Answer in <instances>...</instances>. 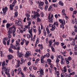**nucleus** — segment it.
Masks as SVG:
<instances>
[{
	"instance_id": "393cba45",
	"label": "nucleus",
	"mask_w": 77,
	"mask_h": 77,
	"mask_svg": "<svg viewBox=\"0 0 77 77\" xmlns=\"http://www.w3.org/2000/svg\"><path fill=\"white\" fill-rule=\"evenodd\" d=\"M17 3V1L16 0H14V2L12 3V6L13 7H14L15 6V4Z\"/></svg>"
},
{
	"instance_id": "7ed1b4c3",
	"label": "nucleus",
	"mask_w": 77,
	"mask_h": 77,
	"mask_svg": "<svg viewBox=\"0 0 77 77\" xmlns=\"http://www.w3.org/2000/svg\"><path fill=\"white\" fill-rule=\"evenodd\" d=\"M49 26L50 27H52V28L50 30L51 31H54L55 30V29L56 28V26L54 25H52V24H49Z\"/></svg>"
},
{
	"instance_id": "3c124183",
	"label": "nucleus",
	"mask_w": 77,
	"mask_h": 77,
	"mask_svg": "<svg viewBox=\"0 0 77 77\" xmlns=\"http://www.w3.org/2000/svg\"><path fill=\"white\" fill-rule=\"evenodd\" d=\"M67 59H68L67 60H72V58H71V57H68Z\"/></svg>"
},
{
	"instance_id": "a18cd8bd",
	"label": "nucleus",
	"mask_w": 77,
	"mask_h": 77,
	"mask_svg": "<svg viewBox=\"0 0 77 77\" xmlns=\"http://www.w3.org/2000/svg\"><path fill=\"white\" fill-rule=\"evenodd\" d=\"M54 45H59V42H55L54 43Z\"/></svg>"
},
{
	"instance_id": "f257e3e1",
	"label": "nucleus",
	"mask_w": 77,
	"mask_h": 77,
	"mask_svg": "<svg viewBox=\"0 0 77 77\" xmlns=\"http://www.w3.org/2000/svg\"><path fill=\"white\" fill-rule=\"evenodd\" d=\"M17 56H18V57H20L21 59V61L22 63H20V64H23V56H24V54L22 53V52H20L19 51H17Z\"/></svg>"
},
{
	"instance_id": "473e14b6",
	"label": "nucleus",
	"mask_w": 77,
	"mask_h": 77,
	"mask_svg": "<svg viewBox=\"0 0 77 77\" xmlns=\"http://www.w3.org/2000/svg\"><path fill=\"white\" fill-rule=\"evenodd\" d=\"M14 17H17L18 16V11H16L14 14Z\"/></svg>"
},
{
	"instance_id": "72a5a7b5",
	"label": "nucleus",
	"mask_w": 77,
	"mask_h": 77,
	"mask_svg": "<svg viewBox=\"0 0 77 77\" xmlns=\"http://www.w3.org/2000/svg\"><path fill=\"white\" fill-rule=\"evenodd\" d=\"M59 4L60 5V6H63V2H62L61 1H60L59 2Z\"/></svg>"
},
{
	"instance_id": "cd10ccee",
	"label": "nucleus",
	"mask_w": 77,
	"mask_h": 77,
	"mask_svg": "<svg viewBox=\"0 0 77 77\" xmlns=\"http://www.w3.org/2000/svg\"><path fill=\"white\" fill-rule=\"evenodd\" d=\"M41 19L39 18V17H37V22L39 23V22H41Z\"/></svg>"
},
{
	"instance_id": "423d86ee",
	"label": "nucleus",
	"mask_w": 77,
	"mask_h": 77,
	"mask_svg": "<svg viewBox=\"0 0 77 77\" xmlns=\"http://www.w3.org/2000/svg\"><path fill=\"white\" fill-rule=\"evenodd\" d=\"M39 71L40 72V73H38V75H44V69H41L40 68V69H39Z\"/></svg>"
},
{
	"instance_id": "b1692460",
	"label": "nucleus",
	"mask_w": 77,
	"mask_h": 77,
	"mask_svg": "<svg viewBox=\"0 0 77 77\" xmlns=\"http://www.w3.org/2000/svg\"><path fill=\"white\" fill-rule=\"evenodd\" d=\"M9 6L10 10H11V11H13V10H14V8H14V7H13V6H12V5L11 4Z\"/></svg>"
},
{
	"instance_id": "1a4fd4ad",
	"label": "nucleus",
	"mask_w": 77,
	"mask_h": 77,
	"mask_svg": "<svg viewBox=\"0 0 77 77\" xmlns=\"http://www.w3.org/2000/svg\"><path fill=\"white\" fill-rule=\"evenodd\" d=\"M48 18L49 19V22L50 23H52L53 22V19L50 18V15H49Z\"/></svg>"
},
{
	"instance_id": "9d476101",
	"label": "nucleus",
	"mask_w": 77,
	"mask_h": 77,
	"mask_svg": "<svg viewBox=\"0 0 77 77\" xmlns=\"http://www.w3.org/2000/svg\"><path fill=\"white\" fill-rule=\"evenodd\" d=\"M20 39H18L17 40L16 42V46H18V45H20Z\"/></svg>"
},
{
	"instance_id": "4be33fe9",
	"label": "nucleus",
	"mask_w": 77,
	"mask_h": 77,
	"mask_svg": "<svg viewBox=\"0 0 77 77\" xmlns=\"http://www.w3.org/2000/svg\"><path fill=\"white\" fill-rule=\"evenodd\" d=\"M6 41L7 45H9V43H10V41H11V39H10V38H8L7 39Z\"/></svg>"
},
{
	"instance_id": "a19ab883",
	"label": "nucleus",
	"mask_w": 77,
	"mask_h": 77,
	"mask_svg": "<svg viewBox=\"0 0 77 77\" xmlns=\"http://www.w3.org/2000/svg\"><path fill=\"white\" fill-rule=\"evenodd\" d=\"M8 51L10 52V53H12L14 52L13 50H12L11 48H9Z\"/></svg>"
},
{
	"instance_id": "6ab92c4d",
	"label": "nucleus",
	"mask_w": 77,
	"mask_h": 77,
	"mask_svg": "<svg viewBox=\"0 0 77 77\" xmlns=\"http://www.w3.org/2000/svg\"><path fill=\"white\" fill-rule=\"evenodd\" d=\"M5 73L7 75H8V77H11V76L10 75V73H9V71H6L5 72Z\"/></svg>"
},
{
	"instance_id": "e433bc0d",
	"label": "nucleus",
	"mask_w": 77,
	"mask_h": 77,
	"mask_svg": "<svg viewBox=\"0 0 77 77\" xmlns=\"http://www.w3.org/2000/svg\"><path fill=\"white\" fill-rule=\"evenodd\" d=\"M60 63L61 65H64L65 64V61L63 60H61L60 61Z\"/></svg>"
},
{
	"instance_id": "20e7f679",
	"label": "nucleus",
	"mask_w": 77,
	"mask_h": 77,
	"mask_svg": "<svg viewBox=\"0 0 77 77\" xmlns=\"http://www.w3.org/2000/svg\"><path fill=\"white\" fill-rule=\"evenodd\" d=\"M54 69L55 70V71L54 72L55 74V75H57V76H59V72L58 71H57V69L56 68V67H54Z\"/></svg>"
},
{
	"instance_id": "58836bf2",
	"label": "nucleus",
	"mask_w": 77,
	"mask_h": 77,
	"mask_svg": "<svg viewBox=\"0 0 77 77\" xmlns=\"http://www.w3.org/2000/svg\"><path fill=\"white\" fill-rule=\"evenodd\" d=\"M51 9H52V6L51 5L48 9V11H50Z\"/></svg>"
},
{
	"instance_id": "79ce46f5",
	"label": "nucleus",
	"mask_w": 77,
	"mask_h": 77,
	"mask_svg": "<svg viewBox=\"0 0 77 77\" xmlns=\"http://www.w3.org/2000/svg\"><path fill=\"white\" fill-rule=\"evenodd\" d=\"M20 74L21 75V77H25L24 73L22 72H20Z\"/></svg>"
},
{
	"instance_id": "f03ea898",
	"label": "nucleus",
	"mask_w": 77,
	"mask_h": 77,
	"mask_svg": "<svg viewBox=\"0 0 77 77\" xmlns=\"http://www.w3.org/2000/svg\"><path fill=\"white\" fill-rule=\"evenodd\" d=\"M33 14L34 15L32 16L33 18H36L37 17L38 18V17H40V14H39V13L38 12L34 11Z\"/></svg>"
},
{
	"instance_id": "13d9d810",
	"label": "nucleus",
	"mask_w": 77,
	"mask_h": 77,
	"mask_svg": "<svg viewBox=\"0 0 77 77\" xmlns=\"http://www.w3.org/2000/svg\"><path fill=\"white\" fill-rule=\"evenodd\" d=\"M29 76L30 77H35V76L33 74L32 75V73L30 74Z\"/></svg>"
},
{
	"instance_id": "de8ad7c7",
	"label": "nucleus",
	"mask_w": 77,
	"mask_h": 77,
	"mask_svg": "<svg viewBox=\"0 0 77 77\" xmlns=\"http://www.w3.org/2000/svg\"><path fill=\"white\" fill-rule=\"evenodd\" d=\"M71 44L72 45H75V42L74 41H73L72 42Z\"/></svg>"
},
{
	"instance_id": "412c9836",
	"label": "nucleus",
	"mask_w": 77,
	"mask_h": 77,
	"mask_svg": "<svg viewBox=\"0 0 77 77\" xmlns=\"http://www.w3.org/2000/svg\"><path fill=\"white\" fill-rule=\"evenodd\" d=\"M62 15L64 16V15H66V14L65 13V10L63 9L62 10Z\"/></svg>"
},
{
	"instance_id": "f3484780",
	"label": "nucleus",
	"mask_w": 77,
	"mask_h": 77,
	"mask_svg": "<svg viewBox=\"0 0 77 77\" xmlns=\"http://www.w3.org/2000/svg\"><path fill=\"white\" fill-rule=\"evenodd\" d=\"M12 23H7L6 25V26L7 29H8V28H9V27H11V26H12Z\"/></svg>"
},
{
	"instance_id": "5fc2aeb1",
	"label": "nucleus",
	"mask_w": 77,
	"mask_h": 77,
	"mask_svg": "<svg viewBox=\"0 0 77 77\" xmlns=\"http://www.w3.org/2000/svg\"><path fill=\"white\" fill-rule=\"evenodd\" d=\"M48 5H46L45 6V11H47V9H48Z\"/></svg>"
},
{
	"instance_id": "ea45409f",
	"label": "nucleus",
	"mask_w": 77,
	"mask_h": 77,
	"mask_svg": "<svg viewBox=\"0 0 77 77\" xmlns=\"http://www.w3.org/2000/svg\"><path fill=\"white\" fill-rule=\"evenodd\" d=\"M64 68V70H63V71H64V72H66V70H67V69H66V66H64L63 68Z\"/></svg>"
},
{
	"instance_id": "69168bd1",
	"label": "nucleus",
	"mask_w": 77,
	"mask_h": 77,
	"mask_svg": "<svg viewBox=\"0 0 77 77\" xmlns=\"http://www.w3.org/2000/svg\"><path fill=\"white\" fill-rule=\"evenodd\" d=\"M18 6H17L15 7V10H14V11H17L18 10Z\"/></svg>"
},
{
	"instance_id": "a878e982",
	"label": "nucleus",
	"mask_w": 77,
	"mask_h": 77,
	"mask_svg": "<svg viewBox=\"0 0 77 77\" xmlns=\"http://www.w3.org/2000/svg\"><path fill=\"white\" fill-rule=\"evenodd\" d=\"M2 74L4 76V77H6V75H5V72L4 70H2Z\"/></svg>"
},
{
	"instance_id": "e2e57ef3",
	"label": "nucleus",
	"mask_w": 77,
	"mask_h": 77,
	"mask_svg": "<svg viewBox=\"0 0 77 77\" xmlns=\"http://www.w3.org/2000/svg\"><path fill=\"white\" fill-rule=\"evenodd\" d=\"M26 42V45H28V44H29V41H26V42Z\"/></svg>"
},
{
	"instance_id": "c756f323",
	"label": "nucleus",
	"mask_w": 77,
	"mask_h": 77,
	"mask_svg": "<svg viewBox=\"0 0 77 77\" xmlns=\"http://www.w3.org/2000/svg\"><path fill=\"white\" fill-rule=\"evenodd\" d=\"M11 74L13 77H14V70H12L11 71Z\"/></svg>"
},
{
	"instance_id": "2eb2a0df",
	"label": "nucleus",
	"mask_w": 77,
	"mask_h": 77,
	"mask_svg": "<svg viewBox=\"0 0 77 77\" xmlns=\"http://www.w3.org/2000/svg\"><path fill=\"white\" fill-rule=\"evenodd\" d=\"M75 25L74 27L75 29L76 30H77V19L76 18H75Z\"/></svg>"
},
{
	"instance_id": "0eeeda50",
	"label": "nucleus",
	"mask_w": 77,
	"mask_h": 77,
	"mask_svg": "<svg viewBox=\"0 0 77 77\" xmlns=\"http://www.w3.org/2000/svg\"><path fill=\"white\" fill-rule=\"evenodd\" d=\"M30 54H31V52L29 51H27L26 54H25V57H26V58L29 57L30 55Z\"/></svg>"
},
{
	"instance_id": "f8f14e48",
	"label": "nucleus",
	"mask_w": 77,
	"mask_h": 77,
	"mask_svg": "<svg viewBox=\"0 0 77 77\" xmlns=\"http://www.w3.org/2000/svg\"><path fill=\"white\" fill-rule=\"evenodd\" d=\"M36 38V35H34L33 37H33H31V41H32V42H35V39Z\"/></svg>"
},
{
	"instance_id": "4468645a",
	"label": "nucleus",
	"mask_w": 77,
	"mask_h": 77,
	"mask_svg": "<svg viewBox=\"0 0 77 77\" xmlns=\"http://www.w3.org/2000/svg\"><path fill=\"white\" fill-rule=\"evenodd\" d=\"M15 32H16L15 28L13 29V37H15L16 35V33Z\"/></svg>"
},
{
	"instance_id": "864d4df0",
	"label": "nucleus",
	"mask_w": 77,
	"mask_h": 77,
	"mask_svg": "<svg viewBox=\"0 0 77 77\" xmlns=\"http://www.w3.org/2000/svg\"><path fill=\"white\" fill-rule=\"evenodd\" d=\"M45 3L46 5H48V2L47 1V0H45Z\"/></svg>"
},
{
	"instance_id": "c9c22d12",
	"label": "nucleus",
	"mask_w": 77,
	"mask_h": 77,
	"mask_svg": "<svg viewBox=\"0 0 77 77\" xmlns=\"http://www.w3.org/2000/svg\"><path fill=\"white\" fill-rule=\"evenodd\" d=\"M40 60L41 63H44V60L41 58Z\"/></svg>"
},
{
	"instance_id": "ddd939ff",
	"label": "nucleus",
	"mask_w": 77,
	"mask_h": 77,
	"mask_svg": "<svg viewBox=\"0 0 77 77\" xmlns=\"http://www.w3.org/2000/svg\"><path fill=\"white\" fill-rule=\"evenodd\" d=\"M8 10V7H5V8H2V11H3V14H5V12H6Z\"/></svg>"
},
{
	"instance_id": "09e8293b",
	"label": "nucleus",
	"mask_w": 77,
	"mask_h": 77,
	"mask_svg": "<svg viewBox=\"0 0 77 77\" xmlns=\"http://www.w3.org/2000/svg\"><path fill=\"white\" fill-rule=\"evenodd\" d=\"M8 70V67H5L4 68V71H7Z\"/></svg>"
},
{
	"instance_id": "9b49d317",
	"label": "nucleus",
	"mask_w": 77,
	"mask_h": 77,
	"mask_svg": "<svg viewBox=\"0 0 77 77\" xmlns=\"http://www.w3.org/2000/svg\"><path fill=\"white\" fill-rule=\"evenodd\" d=\"M46 30L48 35H49L50 33H51V31L49 30V28L48 27L46 28Z\"/></svg>"
},
{
	"instance_id": "bf43d9fd",
	"label": "nucleus",
	"mask_w": 77,
	"mask_h": 77,
	"mask_svg": "<svg viewBox=\"0 0 77 77\" xmlns=\"http://www.w3.org/2000/svg\"><path fill=\"white\" fill-rule=\"evenodd\" d=\"M50 56V54L49 53H47L46 54V56L47 57H49Z\"/></svg>"
},
{
	"instance_id": "dca6fc26",
	"label": "nucleus",
	"mask_w": 77,
	"mask_h": 77,
	"mask_svg": "<svg viewBox=\"0 0 77 77\" xmlns=\"http://www.w3.org/2000/svg\"><path fill=\"white\" fill-rule=\"evenodd\" d=\"M7 39L8 38H4L3 40V43L4 44V45H6V41Z\"/></svg>"
},
{
	"instance_id": "c85d7f7f",
	"label": "nucleus",
	"mask_w": 77,
	"mask_h": 77,
	"mask_svg": "<svg viewBox=\"0 0 77 77\" xmlns=\"http://www.w3.org/2000/svg\"><path fill=\"white\" fill-rule=\"evenodd\" d=\"M68 51H69V52H70V55H72V54H73V53H72V51H71V49H69L68 50Z\"/></svg>"
},
{
	"instance_id": "4c0bfd02",
	"label": "nucleus",
	"mask_w": 77,
	"mask_h": 77,
	"mask_svg": "<svg viewBox=\"0 0 77 77\" xmlns=\"http://www.w3.org/2000/svg\"><path fill=\"white\" fill-rule=\"evenodd\" d=\"M47 61L48 62L49 64H50V63H51V59H47Z\"/></svg>"
},
{
	"instance_id": "39448f33",
	"label": "nucleus",
	"mask_w": 77,
	"mask_h": 77,
	"mask_svg": "<svg viewBox=\"0 0 77 77\" xmlns=\"http://www.w3.org/2000/svg\"><path fill=\"white\" fill-rule=\"evenodd\" d=\"M21 24H22V23L21 21H18V20L16 21V23H15V25L16 26H21Z\"/></svg>"
},
{
	"instance_id": "8fccbe9b",
	"label": "nucleus",
	"mask_w": 77,
	"mask_h": 77,
	"mask_svg": "<svg viewBox=\"0 0 77 77\" xmlns=\"http://www.w3.org/2000/svg\"><path fill=\"white\" fill-rule=\"evenodd\" d=\"M35 51H36V52H38L39 51V53H41V51L40 50V49H35Z\"/></svg>"
},
{
	"instance_id": "2f4dec72",
	"label": "nucleus",
	"mask_w": 77,
	"mask_h": 77,
	"mask_svg": "<svg viewBox=\"0 0 77 77\" xmlns=\"http://www.w3.org/2000/svg\"><path fill=\"white\" fill-rule=\"evenodd\" d=\"M39 38L38 37H37L36 39V44H39Z\"/></svg>"
},
{
	"instance_id": "603ef678",
	"label": "nucleus",
	"mask_w": 77,
	"mask_h": 77,
	"mask_svg": "<svg viewBox=\"0 0 77 77\" xmlns=\"http://www.w3.org/2000/svg\"><path fill=\"white\" fill-rule=\"evenodd\" d=\"M27 68L26 66L24 67L23 69V71H26V69H27Z\"/></svg>"
},
{
	"instance_id": "bb28decb",
	"label": "nucleus",
	"mask_w": 77,
	"mask_h": 77,
	"mask_svg": "<svg viewBox=\"0 0 77 77\" xmlns=\"http://www.w3.org/2000/svg\"><path fill=\"white\" fill-rule=\"evenodd\" d=\"M8 35H11L12 33V30H9L8 32Z\"/></svg>"
},
{
	"instance_id": "aec40b11",
	"label": "nucleus",
	"mask_w": 77,
	"mask_h": 77,
	"mask_svg": "<svg viewBox=\"0 0 77 77\" xmlns=\"http://www.w3.org/2000/svg\"><path fill=\"white\" fill-rule=\"evenodd\" d=\"M8 59H12L13 58V56L12 55H9L7 56Z\"/></svg>"
},
{
	"instance_id": "49530a36",
	"label": "nucleus",
	"mask_w": 77,
	"mask_h": 77,
	"mask_svg": "<svg viewBox=\"0 0 77 77\" xmlns=\"http://www.w3.org/2000/svg\"><path fill=\"white\" fill-rule=\"evenodd\" d=\"M5 61H4L2 63V67H5Z\"/></svg>"
},
{
	"instance_id": "5701e85b",
	"label": "nucleus",
	"mask_w": 77,
	"mask_h": 77,
	"mask_svg": "<svg viewBox=\"0 0 77 77\" xmlns=\"http://www.w3.org/2000/svg\"><path fill=\"white\" fill-rule=\"evenodd\" d=\"M43 33L44 36H46V34H47V32H46V30H45V29H43Z\"/></svg>"
},
{
	"instance_id": "7c9ffc66",
	"label": "nucleus",
	"mask_w": 77,
	"mask_h": 77,
	"mask_svg": "<svg viewBox=\"0 0 77 77\" xmlns=\"http://www.w3.org/2000/svg\"><path fill=\"white\" fill-rule=\"evenodd\" d=\"M33 31V30L32 29H30L28 31L30 35H31V36H32V32Z\"/></svg>"
},
{
	"instance_id": "680f3d73",
	"label": "nucleus",
	"mask_w": 77,
	"mask_h": 77,
	"mask_svg": "<svg viewBox=\"0 0 77 77\" xmlns=\"http://www.w3.org/2000/svg\"><path fill=\"white\" fill-rule=\"evenodd\" d=\"M18 72H21V69L20 67H19L17 70Z\"/></svg>"
},
{
	"instance_id": "37998d69",
	"label": "nucleus",
	"mask_w": 77,
	"mask_h": 77,
	"mask_svg": "<svg viewBox=\"0 0 77 77\" xmlns=\"http://www.w3.org/2000/svg\"><path fill=\"white\" fill-rule=\"evenodd\" d=\"M51 49L53 52H55V49L52 46L51 47Z\"/></svg>"
},
{
	"instance_id": "052dcab7",
	"label": "nucleus",
	"mask_w": 77,
	"mask_h": 77,
	"mask_svg": "<svg viewBox=\"0 0 77 77\" xmlns=\"http://www.w3.org/2000/svg\"><path fill=\"white\" fill-rule=\"evenodd\" d=\"M74 49L75 50V51H77V45H75L74 47Z\"/></svg>"
},
{
	"instance_id": "c03bdc74",
	"label": "nucleus",
	"mask_w": 77,
	"mask_h": 77,
	"mask_svg": "<svg viewBox=\"0 0 77 77\" xmlns=\"http://www.w3.org/2000/svg\"><path fill=\"white\" fill-rule=\"evenodd\" d=\"M63 25H60V28H62V29H64V28H65V26H63Z\"/></svg>"
},
{
	"instance_id": "4d7b16f0",
	"label": "nucleus",
	"mask_w": 77,
	"mask_h": 77,
	"mask_svg": "<svg viewBox=\"0 0 77 77\" xmlns=\"http://www.w3.org/2000/svg\"><path fill=\"white\" fill-rule=\"evenodd\" d=\"M48 69L50 73L51 74V73H52V70H51V68H49Z\"/></svg>"
},
{
	"instance_id": "6e6d98bb",
	"label": "nucleus",
	"mask_w": 77,
	"mask_h": 77,
	"mask_svg": "<svg viewBox=\"0 0 77 77\" xmlns=\"http://www.w3.org/2000/svg\"><path fill=\"white\" fill-rule=\"evenodd\" d=\"M22 42H26V40H25L24 38H22Z\"/></svg>"
},
{
	"instance_id": "0e129e2a",
	"label": "nucleus",
	"mask_w": 77,
	"mask_h": 77,
	"mask_svg": "<svg viewBox=\"0 0 77 77\" xmlns=\"http://www.w3.org/2000/svg\"><path fill=\"white\" fill-rule=\"evenodd\" d=\"M27 65L28 66H30L31 65V62L29 61L27 63Z\"/></svg>"
},
{
	"instance_id": "774afa93",
	"label": "nucleus",
	"mask_w": 77,
	"mask_h": 77,
	"mask_svg": "<svg viewBox=\"0 0 77 77\" xmlns=\"http://www.w3.org/2000/svg\"><path fill=\"white\" fill-rule=\"evenodd\" d=\"M39 58H37L35 62V63H38V62H39Z\"/></svg>"
},
{
	"instance_id": "f704fd0d",
	"label": "nucleus",
	"mask_w": 77,
	"mask_h": 77,
	"mask_svg": "<svg viewBox=\"0 0 77 77\" xmlns=\"http://www.w3.org/2000/svg\"><path fill=\"white\" fill-rule=\"evenodd\" d=\"M25 27L26 29H30V26L29 25H26L25 26Z\"/></svg>"
},
{
	"instance_id": "a211bd4d",
	"label": "nucleus",
	"mask_w": 77,
	"mask_h": 77,
	"mask_svg": "<svg viewBox=\"0 0 77 77\" xmlns=\"http://www.w3.org/2000/svg\"><path fill=\"white\" fill-rule=\"evenodd\" d=\"M44 5V2L42 1H40L39 3V5H38V6H43Z\"/></svg>"
},
{
	"instance_id": "6e6552de",
	"label": "nucleus",
	"mask_w": 77,
	"mask_h": 77,
	"mask_svg": "<svg viewBox=\"0 0 77 77\" xmlns=\"http://www.w3.org/2000/svg\"><path fill=\"white\" fill-rule=\"evenodd\" d=\"M59 22L60 23L62 24L63 25L65 24V20L64 19H59Z\"/></svg>"
},
{
	"instance_id": "338daca9",
	"label": "nucleus",
	"mask_w": 77,
	"mask_h": 77,
	"mask_svg": "<svg viewBox=\"0 0 77 77\" xmlns=\"http://www.w3.org/2000/svg\"><path fill=\"white\" fill-rule=\"evenodd\" d=\"M45 41H46V43H47V44H48V38H46L45 39Z\"/></svg>"
}]
</instances>
